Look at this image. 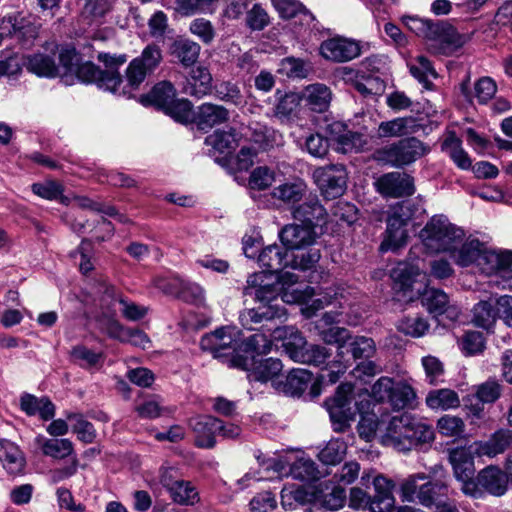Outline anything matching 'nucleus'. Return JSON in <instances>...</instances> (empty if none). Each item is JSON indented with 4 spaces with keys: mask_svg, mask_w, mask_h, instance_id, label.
<instances>
[{
    "mask_svg": "<svg viewBox=\"0 0 512 512\" xmlns=\"http://www.w3.org/2000/svg\"><path fill=\"white\" fill-rule=\"evenodd\" d=\"M97 59L106 69L102 70L91 62L83 63L75 71L78 79L84 83H95L101 89L129 98L145 79L154 73L163 56L158 45H147L127 66L125 83L118 72V68L127 60L125 54L99 53Z\"/></svg>",
    "mask_w": 512,
    "mask_h": 512,
    "instance_id": "1",
    "label": "nucleus"
},
{
    "mask_svg": "<svg viewBox=\"0 0 512 512\" xmlns=\"http://www.w3.org/2000/svg\"><path fill=\"white\" fill-rule=\"evenodd\" d=\"M288 253L283 252L278 245H269L264 248L258 256L259 264L268 272L279 273L278 280L283 287L280 301L285 303H309V308L319 310L331 303V297L323 296L313 299L314 288L306 286L301 290L290 289L298 282V276L290 271H283L289 266Z\"/></svg>",
    "mask_w": 512,
    "mask_h": 512,
    "instance_id": "2",
    "label": "nucleus"
},
{
    "mask_svg": "<svg viewBox=\"0 0 512 512\" xmlns=\"http://www.w3.org/2000/svg\"><path fill=\"white\" fill-rule=\"evenodd\" d=\"M464 237L463 229L443 214L432 216L419 232V238L429 253L454 252Z\"/></svg>",
    "mask_w": 512,
    "mask_h": 512,
    "instance_id": "3",
    "label": "nucleus"
},
{
    "mask_svg": "<svg viewBox=\"0 0 512 512\" xmlns=\"http://www.w3.org/2000/svg\"><path fill=\"white\" fill-rule=\"evenodd\" d=\"M272 330L273 339H283V348L290 359L295 362L320 366L331 356V352L322 345L308 344L301 333L294 327H279L276 323Z\"/></svg>",
    "mask_w": 512,
    "mask_h": 512,
    "instance_id": "4",
    "label": "nucleus"
},
{
    "mask_svg": "<svg viewBox=\"0 0 512 512\" xmlns=\"http://www.w3.org/2000/svg\"><path fill=\"white\" fill-rule=\"evenodd\" d=\"M254 295L260 304L256 308L241 312L239 320L244 328L254 330L256 324L274 323L276 320L282 322L286 319V309L279 303L273 287L259 286Z\"/></svg>",
    "mask_w": 512,
    "mask_h": 512,
    "instance_id": "5",
    "label": "nucleus"
},
{
    "mask_svg": "<svg viewBox=\"0 0 512 512\" xmlns=\"http://www.w3.org/2000/svg\"><path fill=\"white\" fill-rule=\"evenodd\" d=\"M430 148L415 137L401 139L376 151L379 161L394 167H404L425 156Z\"/></svg>",
    "mask_w": 512,
    "mask_h": 512,
    "instance_id": "6",
    "label": "nucleus"
},
{
    "mask_svg": "<svg viewBox=\"0 0 512 512\" xmlns=\"http://www.w3.org/2000/svg\"><path fill=\"white\" fill-rule=\"evenodd\" d=\"M352 392L353 385L343 383L337 388L335 395L325 401L333 429L336 432H344L356 415L357 409L351 401Z\"/></svg>",
    "mask_w": 512,
    "mask_h": 512,
    "instance_id": "7",
    "label": "nucleus"
},
{
    "mask_svg": "<svg viewBox=\"0 0 512 512\" xmlns=\"http://www.w3.org/2000/svg\"><path fill=\"white\" fill-rule=\"evenodd\" d=\"M426 40L432 53L450 55L465 44L466 37L449 23L434 21Z\"/></svg>",
    "mask_w": 512,
    "mask_h": 512,
    "instance_id": "8",
    "label": "nucleus"
},
{
    "mask_svg": "<svg viewBox=\"0 0 512 512\" xmlns=\"http://www.w3.org/2000/svg\"><path fill=\"white\" fill-rule=\"evenodd\" d=\"M257 459L266 472L273 470L278 475L290 474L294 479L301 481H313L320 477V472L310 459L300 458L294 462H290L287 458H273L262 462L259 456Z\"/></svg>",
    "mask_w": 512,
    "mask_h": 512,
    "instance_id": "9",
    "label": "nucleus"
},
{
    "mask_svg": "<svg viewBox=\"0 0 512 512\" xmlns=\"http://www.w3.org/2000/svg\"><path fill=\"white\" fill-rule=\"evenodd\" d=\"M238 335L239 331L234 327H221L205 334L201 338L200 347L203 351L210 352L215 358L231 356L240 347Z\"/></svg>",
    "mask_w": 512,
    "mask_h": 512,
    "instance_id": "10",
    "label": "nucleus"
},
{
    "mask_svg": "<svg viewBox=\"0 0 512 512\" xmlns=\"http://www.w3.org/2000/svg\"><path fill=\"white\" fill-rule=\"evenodd\" d=\"M313 178L326 198L342 196L347 187V172L342 164L318 167L313 172Z\"/></svg>",
    "mask_w": 512,
    "mask_h": 512,
    "instance_id": "11",
    "label": "nucleus"
},
{
    "mask_svg": "<svg viewBox=\"0 0 512 512\" xmlns=\"http://www.w3.org/2000/svg\"><path fill=\"white\" fill-rule=\"evenodd\" d=\"M376 190L384 198H401L415 191L413 178L405 172H388L378 177L374 183Z\"/></svg>",
    "mask_w": 512,
    "mask_h": 512,
    "instance_id": "12",
    "label": "nucleus"
},
{
    "mask_svg": "<svg viewBox=\"0 0 512 512\" xmlns=\"http://www.w3.org/2000/svg\"><path fill=\"white\" fill-rule=\"evenodd\" d=\"M361 53L356 41L343 37H334L323 41L320 45V54L327 60L343 63L348 62Z\"/></svg>",
    "mask_w": 512,
    "mask_h": 512,
    "instance_id": "13",
    "label": "nucleus"
},
{
    "mask_svg": "<svg viewBox=\"0 0 512 512\" xmlns=\"http://www.w3.org/2000/svg\"><path fill=\"white\" fill-rule=\"evenodd\" d=\"M317 234L312 225L287 224L279 232L282 244L290 250H302L313 245Z\"/></svg>",
    "mask_w": 512,
    "mask_h": 512,
    "instance_id": "14",
    "label": "nucleus"
},
{
    "mask_svg": "<svg viewBox=\"0 0 512 512\" xmlns=\"http://www.w3.org/2000/svg\"><path fill=\"white\" fill-rule=\"evenodd\" d=\"M195 436V445L199 448L210 449L216 444L215 436L221 428L220 419L213 416H197L190 421Z\"/></svg>",
    "mask_w": 512,
    "mask_h": 512,
    "instance_id": "15",
    "label": "nucleus"
},
{
    "mask_svg": "<svg viewBox=\"0 0 512 512\" xmlns=\"http://www.w3.org/2000/svg\"><path fill=\"white\" fill-rule=\"evenodd\" d=\"M446 478L447 477L429 480L420 485L417 493L418 502L427 508H431L433 506L438 508L446 503L444 499L448 498L451 493Z\"/></svg>",
    "mask_w": 512,
    "mask_h": 512,
    "instance_id": "16",
    "label": "nucleus"
},
{
    "mask_svg": "<svg viewBox=\"0 0 512 512\" xmlns=\"http://www.w3.org/2000/svg\"><path fill=\"white\" fill-rule=\"evenodd\" d=\"M51 46L50 51L52 55L35 53L25 58L23 65L29 72L39 77L46 78H54L61 75L60 67L55 62V50L57 46L55 44Z\"/></svg>",
    "mask_w": 512,
    "mask_h": 512,
    "instance_id": "17",
    "label": "nucleus"
},
{
    "mask_svg": "<svg viewBox=\"0 0 512 512\" xmlns=\"http://www.w3.org/2000/svg\"><path fill=\"white\" fill-rule=\"evenodd\" d=\"M407 219L403 218L396 212L387 219V229L385 237L380 245L382 252L389 250H397L402 247L407 240Z\"/></svg>",
    "mask_w": 512,
    "mask_h": 512,
    "instance_id": "18",
    "label": "nucleus"
},
{
    "mask_svg": "<svg viewBox=\"0 0 512 512\" xmlns=\"http://www.w3.org/2000/svg\"><path fill=\"white\" fill-rule=\"evenodd\" d=\"M512 446V431L499 429L486 441L473 443V450L478 456L495 457Z\"/></svg>",
    "mask_w": 512,
    "mask_h": 512,
    "instance_id": "19",
    "label": "nucleus"
},
{
    "mask_svg": "<svg viewBox=\"0 0 512 512\" xmlns=\"http://www.w3.org/2000/svg\"><path fill=\"white\" fill-rule=\"evenodd\" d=\"M293 218L305 225L315 226L325 222L327 217L326 208L320 203L317 196H310L306 200L295 207L292 212Z\"/></svg>",
    "mask_w": 512,
    "mask_h": 512,
    "instance_id": "20",
    "label": "nucleus"
},
{
    "mask_svg": "<svg viewBox=\"0 0 512 512\" xmlns=\"http://www.w3.org/2000/svg\"><path fill=\"white\" fill-rule=\"evenodd\" d=\"M512 264V251H494L488 249L484 244L477 268L486 275H492L499 270L507 269Z\"/></svg>",
    "mask_w": 512,
    "mask_h": 512,
    "instance_id": "21",
    "label": "nucleus"
},
{
    "mask_svg": "<svg viewBox=\"0 0 512 512\" xmlns=\"http://www.w3.org/2000/svg\"><path fill=\"white\" fill-rule=\"evenodd\" d=\"M441 151L448 155L458 168L468 170L472 167V161L462 146V140L454 131L448 130L444 133Z\"/></svg>",
    "mask_w": 512,
    "mask_h": 512,
    "instance_id": "22",
    "label": "nucleus"
},
{
    "mask_svg": "<svg viewBox=\"0 0 512 512\" xmlns=\"http://www.w3.org/2000/svg\"><path fill=\"white\" fill-rule=\"evenodd\" d=\"M473 444L469 447H459L450 451L449 461L453 467L454 476L457 480L473 478L475 473L473 455Z\"/></svg>",
    "mask_w": 512,
    "mask_h": 512,
    "instance_id": "23",
    "label": "nucleus"
},
{
    "mask_svg": "<svg viewBox=\"0 0 512 512\" xmlns=\"http://www.w3.org/2000/svg\"><path fill=\"white\" fill-rule=\"evenodd\" d=\"M375 495L372 498L371 512H389L395 504L392 491L395 484L383 475H378L373 480Z\"/></svg>",
    "mask_w": 512,
    "mask_h": 512,
    "instance_id": "24",
    "label": "nucleus"
},
{
    "mask_svg": "<svg viewBox=\"0 0 512 512\" xmlns=\"http://www.w3.org/2000/svg\"><path fill=\"white\" fill-rule=\"evenodd\" d=\"M509 479L507 472L495 466H488L477 475L478 485L494 496H502L506 492Z\"/></svg>",
    "mask_w": 512,
    "mask_h": 512,
    "instance_id": "25",
    "label": "nucleus"
},
{
    "mask_svg": "<svg viewBox=\"0 0 512 512\" xmlns=\"http://www.w3.org/2000/svg\"><path fill=\"white\" fill-rule=\"evenodd\" d=\"M212 88V76L209 70L203 66L192 68L186 84L183 87V92L201 98L208 94Z\"/></svg>",
    "mask_w": 512,
    "mask_h": 512,
    "instance_id": "26",
    "label": "nucleus"
},
{
    "mask_svg": "<svg viewBox=\"0 0 512 512\" xmlns=\"http://www.w3.org/2000/svg\"><path fill=\"white\" fill-rule=\"evenodd\" d=\"M34 442L45 456L54 459L61 460L74 453V445L67 438H47L43 435H38L35 437Z\"/></svg>",
    "mask_w": 512,
    "mask_h": 512,
    "instance_id": "27",
    "label": "nucleus"
},
{
    "mask_svg": "<svg viewBox=\"0 0 512 512\" xmlns=\"http://www.w3.org/2000/svg\"><path fill=\"white\" fill-rule=\"evenodd\" d=\"M229 119V111L212 103H203L198 108L197 125L201 130H207L215 125L222 124Z\"/></svg>",
    "mask_w": 512,
    "mask_h": 512,
    "instance_id": "28",
    "label": "nucleus"
},
{
    "mask_svg": "<svg viewBox=\"0 0 512 512\" xmlns=\"http://www.w3.org/2000/svg\"><path fill=\"white\" fill-rule=\"evenodd\" d=\"M416 120L413 117H399L379 124L377 135L380 138L401 137L416 131Z\"/></svg>",
    "mask_w": 512,
    "mask_h": 512,
    "instance_id": "29",
    "label": "nucleus"
},
{
    "mask_svg": "<svg viewBox=\"0 0 512 512\" xmlns=\"http://www.w3.org/2000/svg\"><path fill=\"white\" fill-rule=\"evenodd\" d=\"M0 461L10 474L22 472L25 459L18 446L6 439H0Z\"/></svg>",
    "mask_w": 512,
    "mask_h": 512,
    "instance_id": "30",
    "label": "nucleus"
},
{
    "mask_svg": "<svg viewBox=\"0 0 512 512\" xmlns=\"http://www.w3.org/2000/svg\"><path fill=\"white\" fill-rule=\"evenodd\" d=\"M173 285L176 291H168L169 293H175L178 298L196 306L205 305V290L198 283L176 278Z\"/></svg>",
    "mask_w": 512,
    "mask_h": 512,
    "instance_id": "31",
    "label": "nucleus"
},
{
    "mask_svg": "<svg viewBox=\"0 0 512 512\" xmlns=\"http://www.w3.org/2000/svg\"><path fill=\"white\" fill-rule=\"evenodd\" d=\"M303 98L313 111L324 112L329 107L331 91L326 85L315 83L303 90Z\"/></svg>",
    "mask_w": 512,
    "mask_h": 512,
    "instance_id": "32",
    "label": "nucleus"
},
{
    "mask_svg": "<svg viewBox=\"0 0 512 512\" xmlns=\"http://www.w3.org/2000/svg\"><path fill=\"white\" fill-rule=\"evenodd\" d=\"M218 0H175L174 11L182 17L196 14H213Z\"/></svg>",
    "mask_w": 512,
    "mask_h": 512,
    "instance_id": "33",
    "label": "nucleus"
},
{
    "mask_svg": "<svg viewBox=\"0 0 512 512\" xmlns=\"http://www.w3.org/2000/svg\"><path fill=\"white\" fill-rule=\"evenodd\" d=\"M459 247V249L456 248L454 252L449 253L456 264L462 267H467L472 264L477 266L483 243L477 239H474L465 243L462 242Z\"/></svg>",
    "mask_w": 512,
    "mask_h": 512,
    "instance_id": "34",
    "label": "nucleus"
},
{
    "mask_svg": "<svg viewBox=\"0 0 512 512\" xmlns=\"http://www.w3.org/2000/svg\"><path fill=\"white\" fill-rule=\"evenodd\" d=\"M100 292H103L111 298H117L121 307L122 315L129 321H138L147 314V308L144 306L137 305L134 302H130L121 296L117 297L116 289L107 283H102Z\"/></svg>",
    "mask_w": 512,
    "mask_h": 512,
    "instance_id": "35",
    "label": "nucleus"
},
{
    "mask_svg": "<svg viewBox=\"0 0 512 512\" xmlns=\"http://www.w3.org/2000/svg\"><path fill=\"white\" fill-rule=\"evenodd\" d=\"M346 348L347 352H350L354 359L371 358L376 351L375 343L373 339L364 336H356L349 342L338 346L339 355L344 354L343 349Z\"/></svg>",
    "mask_w": 512,
    "mask_h": 512,
    "instance_id": "36",
    "label": "nucleus"
},
{
    "mask_svg": "<svg viewBox=\"0 0 512 512\" xmlns=\"http://www.w3.org/2000/svg\"><path fill=\"white\" fill-rule=\"evenodd\" d=\"M412 420L413 416L409 413L393 416L386 429L385 442L396 449L403 435L406 434L404 431H406L408 425L412 424Z\"/></svg>",
    "mask_w": 512,
    "mask_h": 512,
    "instance_id": "37",
    "label": "nucleus"
},
{
    "mask_svg": "<svg viewBox=\"0 0 512 512\" xmlns=\"http://www.w3.org/2000/svg\"><path fill=\"white\" fill-rule=\"evenodd\" d=\"M200 53V45L192 40L182 39L172 45V55L186 67L193 65Z\"/></svg>",
    "mask_w": 512,
    "mask_h": 512,
    "instance_id": "38",
    "label": "nucleus"
},
{
    "mask_svg": "<svg viewBox=\"0 0 512 512\" xmlns=\"http://www.w3.org/2000/svg\"><path fill=\"white\" fill-rule=\"evenodd\" d=\"M426 404L431 409L448 410L457 408L460 404L458 394L451 389H438L429 392Z\"/></svg>",
    "mask_w": 512,
    "mask_h": 512,
    "instance_id": "39",
    "label": "nucleus"
},
{
    "mask_svg": "<svg viewBox=\"0 0 512 512\" xmlns=\"http://www.w3.org/2000/svg\"><path fill=\"white\" fill-rule=\"evenodd\" d=\"M176 98V90L170 81H161L157 83L151 91L144 97L150 104L164 109Z\"/></svg>",
    "mask_w": 512,
    "mask_h": 512,
    "instance_id": "40",
    "label": "nucleus"
},
{
    "mask_svg": "<svg viewBox=\"0 0 512 512\" xmlns=\"http://www.w3.org/2000/svg\"><path fill=\"white\" fill-rule=\"evenodd\" d=\"M419 275V267L406 262L398 263L391 271V278L402 291L410 289Z\"/></svg>",
    "mask_w": 512,
    "mask_h": 512,
    "instance_id": "41",
    "label": "nucleus"
},
{
    "mask_svg": "<svg viewBox=\"0 0 512 512\" xmlns=\"http://www.w3.org/2000/svg\"><path fill=\"white\" fill-rule=\"evenodd\" d=\"M283 365L279 359L267 358L257 363L250 376L252 379L260 382H267L278 378L281 374Z\"/></svg>",
    "mask_w": 512,
    "mask_h": 512,
    "instance_id": "42",
    "label": "nucleus"
},
{
    "mask_svg": "<svg viewBox=\"0 0 512 512\" xmlns=\"http://www.w3.org/2000/svg\"><path fill=\"white\" fill-rule=\"evenodd\" d=\"M387 65V58L383 55H371L364 58L359 64V71L362 77L369 83L376 82L378 88H381L382 82L379 77H373L374 74L382 73Z\"/></svg>",
    "mask_w": 512,
    "mask_h": 512,
    "instance_id": "43",
    "label": "nucleus"
},
{
    "mask_svg": "<svg viewBox=\"0 0 512 512\" xmlns=\"http://www.w3.org/2000/svg\"><path fill=\"white\" fill-rule=\"evenodd\" d=\"M172 500L180 505H195L199 502V493L195 486L189 481L180 480L170 488Z\"/></svg>",
    "mask_w": 512,
    "mask_h": 512,
    "instance_id": "44",
    "label": "nucleus"
},
{
    "mask_svg": "<svg viewBox=\"0 0 512 512\" xmlns=\"http://www.w3.org/2000/svg\"><path fill=\"white\" fill-rule=\"evenodd\" d=\"M205 143L220 153H230L237 146L235 130H216L206 137Z\"/></svg>",
    "mask_w": 512,
    "mask_h": 512,
    "instance_id": "45",
    "label": "nucleus"
},
{
    "mask_svg": "<svg viewBox=\"0 0 512 512\" xmlns=\"http://www.w3.org/2000/svg\"><path fill=\"white\" fill-rule=\"evenodd\" d=\"M306 185L302 181L287 182L273 189L272 196L285 203H295L302 199Z\"/></svg>",
    "mask_w": 512,
    "mask_h": 512,
    "instance_id": "46",
    "label": "nucleus"
},
{
    "mask_svg": "<svg viewBox=\"0 0 512 512\" xmlns=\"http://www.w3.org/2000/svg\"><path fill=\"white\" fill-rule=\"evenodd\" d=\"M415 397L416 394L409 384L402 381H393V391L387 401L394 409L399 410L410 406Z\"/></svg>",
    "mask_w": 512,
    "mask_h": 512,
    "instance_id": "47",
    "label": "nucleus"
},
{
    "mask_svg": "<svg viewBox=\"0 0 512 512\" xmlns=\"http://www.w3.org/2000/svg\"><path fill=\"white\" fill-rule=\"evenodd\" d=\"M422 303L430 313L441 315L449 310V299L445 292L428 288L422 295Z\"/></svg>",
    "mask_w": 512,
    "mask_h": 512,
    "instance_id": "48",
    "label": "nucleus"
},
{
    "mask_svg": "<svg viewBox=\"0 0 512 512\" xmlns=\"http://www.w3.org/2000/svg\"><path fill=\"white\" fill-rule=\"evenodd\" d=\"M498 309H495L493 302L480 301L473 308V323L481 328L489 329L495 322Z\"/></svg>",
    "mask_w": 512,
    "mask_h": 512,
    "instance_id": "49",
    "label": "nucleus"
},
{
    "mask_svg": "<svg viewBox=\"0 0 512 512\" xmlns=\"http://www.w3.org/2000/svg\"><path fill=\"white\" fill-rule=\"evenodd\" d=\"M312 379V374L306 369H292L286 376L284 390L291 395H299Z\"/></svg>",
    "mask_w": 512,
    "mask_h": 512,
    "instance_id": "50",
    "label": "nucleus"
},
{
    "mask_svg": "<svg viewBox=\"0 0 512 512\" xmlns=\"http://www.w3.org/2000/svg\"><path fill=\"white\" fill-rule=\"evenodd\" d=\"M410 73L414 78H416L425 88H429L431 82L429 81V77L436 78L437 73L429 61L425 56H418L415 58L413 62L409 64Z\"/></svg>",
    "mask_w": 512,
    "mask_h": 512,
    "instance_id": "51",
    "label": "nucleus"
},
{
    "mask_svg": "<svg viewBox=\"0 0 512 512\" xmlns=\"http://www.w3.org/2000/svg\"><path fill=\"white\" fill-rule=\"evenodd\" d=\"M67 419L74 421L72 431L77 435V438L83 443L90 444L96 439V430L92 423L87 421L82 414L68 413Z\"/></svg>",
    "mask_w": 512,
    "mask_h": 512,
    "instance_id": "52",
    "label": "nucleus"
},
{
    "mask_svg": "<svg viewBox=\"0 0 512 512\" xmlns=\"http://www.w3.org/2000/svg\"><path fill=\"white\" fill-rule=\"evenodd\" d=\"M347 446L344 441L339 439L331 440L320 451L319 459L327 465H335L341 462L346 454Z\"/></svg>",
    "mask_w": 512,
    "mask_h": 512,
    "instance_id": "53",
    "label": "nucleus"
},
{
    "mask_svg": "<svg viewBox=\"0 0 512 512\" xmlns=\"http://www.w3.org/2000/svg\"><path fill=\"white\" fill-rule=\"evenodd\" d=\"M272 347V340L264 333H256L240 342L238 350L245 353L267 354Z\"/></svg>",
    "mask_w": 512,
    "mask_h": 512,
    "instance_id": "54",
    "label": "nucleus"
},
{
    "mask_svg": "<svg viewBox=\"0 0 512 512\" xmlns=\"http://www.w3.org/2000/svg\"><path fill=\"white\" fill-rule=\"evenodd\" d=\"M297 254L291 255L289 265L293 269L309 270L315 267L321 258L320 250L317 248L302 249Z\"/></svg>",
    "mask_w": 512,
    "mask_h": 512,
    "instance_id": "55",
    "label": "nucleus"
},
{
    "mask_svg": "<svg viewBox=\"0 0 512 512\" xmlns=\"http://www.w3.org/2000/svg\"><path fill=\"white\" fill-rule=\"evenodd\" d=\"M275 9L280 17L284 19H291L298 14H303L305 17L314 20V16L297 0H272Z\"/></svg>",
    "mask_w": 512,
    "mask_h": 512,
    "instance_id": "56",
    "label": "nucleus"
},
{
    "mask_svg": "<svg viewBox=\"0 0 512 512\" xmlns=\"http://www.w3.org/2000/svg\"><path fill=\"white\" fill-rule=\"evenodd\" d=\"M502 393L501 384L495 379L487 381L475 386V397L482 404L494 403L499 399Z\"/></svg>",
    "mask_w": 512,
    "mask_h": 512,
    "instance_id": "57",
    "label": "nucleus"
},
{
    "mask_svg": "<svg viewBox=\"0 0 512 512\" xmlns=\"http://www.w3.org/2000/svg\"><path fill=\"white\" fill-rule=\"evenodd\" d=\"M428 476L424 473L409 475L400 484V497L403 502H414L417 499V493L420 485L419 481H425Z\"/></svg>",
    "mask_w": 512,
    "mask_h": 512,
    "instance_id": "58",
    "label": "nucleus"
},
{
    "mask_svg": "<svg viewBox=\"0 0 512 512\" xmlns=\"http://www.w3.org/2000/svg\"><path fill=\"white\" fill-rule=\"evenodd\" d=\"M189 31L204 44H210L216 35L215 28L211 21L202 17L195 18L191 21Z\"/></svg>",
    "mask_w": 512,
    "mask_h": 512,
    "instance_id": "59",
    "label": "nucleus"
},
{
    "mask_svg": "<svg viewBox=\"0 0 512 512\" xmlns=\"http://www.w3.org/2000/svg\"><path fill=\"white\" fill-rule=\"evenodd\" d=\"M166 114L170 115L178 122H188L192 115V104L187 99H174L164 109Z\"/></svg>",
    "mask_w": 512,
    "mask_h": 512,
    "instance_id": "60",
    "label": "nucleus"
},
{
    "mask_svg": "<svg viewBox=\"0 0 512 512\" xmlns=\"http://www.w3.org/2000/svg\"><path fill=\"white\" fill-rule=\"evenodd\" d=\"M465 424L463 420L456 416L445 415L437 422L439 433L446 437H457L464 432Z\"/></svg>",
    "mask_w": 512,
    "mask_h": 512,
    "instance_id": "61",
    "label": "nucleus"
},
{
    "mask_svg": "<svg viewBox=\"0 0 512 512\" xmlns=\"http://www.w3.org/2000/svg\"><path fill=\"white\" fill-rule=\"evenodd\" d=\"M429 324L422 317H406L399 325L398 329L411 337H422L428 330Z\"/></svg>",
    "mask_w": 512,
    "mask_h": 512,
    "instance_id": "62",
    "label": "nucleus"
},
{
    "mask_svg": "<svg viewBox=\"0 0 512 512\" xmlns=\"http://www.w3.org/2000/svg\"><path fill=\"white\" fill-rule=\"evenodd\" d=\"M214 92L218 99L225 102L237 105L242 101V94L239 87L230 81L217 83L214 87Z\"/></svg>",
    "mask_w": 512,
    "mask_h": 512,
    "instance_id": "63",
    "label": "nucleus"
},
{
    "mask_svg": "<svg viewBox=\"0 0 512 512\" xmlns=\"http://www.w3.org/2000/svg\"><path fill=\"white\" fill-rule=\"evenodd\" d=\"M274 181V172L266 167L260 166L255 168L249 177V186L252 189L264 190L271 186Z\"/></svg>",
    "mask_w": 512,
    "mask_h": 512,
    "instance_id": "64",
    "label": "nucleus"
}]
</instances>
